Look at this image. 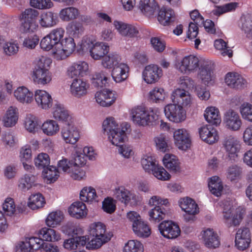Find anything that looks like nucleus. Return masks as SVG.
<instances>
[{
	"label": "nucleus",
	"instance_id": "1",
	"mask_svg": "<svg viewBox=\"0 0 252 252\" xmlns=\"http://www.w3.org/2000/svg\"><path fill=\"white\" fill-rule=\"evenodd\" d=\"M52 60L47 57L42 56L37 63L31 73L33 82L40 85H46L51 81L52 74L49 69Z\"/></svg>",
	"mask_w": 252,
	"mask_h": 252
},
{
	"label": "nucleus",
	"instance_id": "2",
	"mask_svg": "<svg viewBox=\"0 0 252 252\" xmlns=\"http://www.w3.org/2000/svg\"><path fill=\"white\" fill-rule=\"evenodd\" d=\"M83 51H89L91 57L95 60H99L109 51L107 43L96 41L90 37H83L80 44Z\"/></svg>",
	"mask_w": 252,
	"mask_h": 252
},
{
	"label": "nucleus",
	"instance_id": "3",
	"mask_svg": "<svg viewBox=\"0 0 252 252\" xmlns=\"http://www.w3.org/2000/svg\"><path fill=\"white\" fill-rule=\"evenodd\" d=\"M132 122L139 126L152 125L158 119V115L153 109H148L143 106H137L131 110Z\"/></svg>",
	"mask_w": 252,
	"mask_h": 252
},
{
	"label": "nucleus",
	"instance_id": "4",
	"mask_svg": "<svg viewBox=\"0 0 252 252\" xmlns=\"http://www.w3.org/2000/svg\"><path fill=\"white\" fill-rule=\"evenodd\" d=\"M222 209L223 219L229 226L239 225L242 221L244 211L240 208H236L230 201H223L220 203Z\"/></svg>",
	"mask_w": 252,
	"mask_h": 252
},
{
	"label": "nucleus",
	"instance_id": "5",
	"mask_svg": "<svg viewBox=\"0 0 252 252\" xmlns=\"http://www.w3.org/2000/svg\"><path fill=\"white\" fill-rule=\"evenodd\" d=\"M169 204L166 198H163L159 196L154 195L149 200L148 205L150 207L154 206L149 211V220L155 222H158L165 218V209L162 206H167Z\"/></svg>",
	"mask_w": 252,
	"mask_h": 252
},
{
	"label": "nucleus",
	"instance_id": "6",
	"mask_svg": "<svg viewBox=\"0 0 252 252\" xmlns=\"http://www.w3.org/2000/svg\"><path fill=\"white\" fill-rule=\"evenodd\" d=\"M64 31L62 28H57L52 30L48 34L42 38L40 42V46L44 51L52 50L64 36Z\"/></svg>",
	"mask_w": 252,
	"mask_h": 252
},
{
	"label": "nucleus",
	"instance_id": "7",
	"mask_svg": "<svg viewBox=\"0 0 252 252\" xmlns=\"http://www.w3.org/2000/svg\"><path fill=\"white\" fill-rule=\"evenodd\" d=\"M198 58L193 55L185 57L175 63L176 68L185 74H189L196 71L199 66Z\"/></svg>",
	"mask_w": 252,
	"mask_h": 252
},
{
	"label": "nucleus",
	"instance_id": "8",
	"mask_svg": "<svg viewBox=\"0 0 252 252\" xmlns=\"http://www.w3.org/2000/svg\"><path fill=\"white\" fill-rule=\"evenodd\" d=\"M222 144L229 159L235 160L241 148V142L238 138L232 135L227 136L224 138Z\"/></svg>",
	"mask_w": 252,
	"mask_h": 252
},
{
	"label": "nucleus",
	"instance_id": "9",
	"mask_svg": "<svg viewBox=\"0 0 252 252\" xmlns=\"http://www.w3.org/2000/svg\"><path fill=\"white\" fill-rule=\"evenodd\" d=\"M166 117L171 122L179 123L185 120L186 114L183 107L176 104H169L164 107Z\"/></svg>",
	"mask_w": 252,
	"mask_h": 252
},
{
	"label": "nucleus",
	"instance_id": "10",
	"mask_svg": "<svg viewBox=\"0 0 252 252\" xmlns=\"http://www.w3.org/2000/svg\"><path fill=\"white\" fill-rule=\"evenodd\" d=\"M160 234L169 239L177 238L181 233L180 228L176 222L172 220H164L158 225Z\"/></svg>",
	"mask_w": 252,
	"mask_h": 252
},
{
	"label": "nucleus",
	"instance_id": "11",
	"mask_svg": "<svg viewBox=\"0 0 252 252\" xmlns=\"http://www.w3.org/2000/svg\"><path fill=\"white\" fill-rule=\"evenodd\" d=\"M223 123L225 127L233 131L239 130L242 126V120L236 111L229 109L224 114Z\"/></svg>",
	"mask_w": 252,
	"mask_h": 252
},
{
	"label": "nucleus",
	"instance_id": "12",
	"mask_svg": "<svg viewBox=\"0 0 252 252\" xmlns=\"http://www.w3.org/2000/svg\"><path fill=\"white\" fill-rule=\"evenodd\" d=\"M90 88V84L81 78H74L70 85L69 92L75 98H81L86 96Z\"/></svg>",
	"mask_w": 252,
	"mask_h": 252
},
{
	"label": "nucleus",
	"instance_id": "13",
	"mask_svg": "<svg viewBox=\"0 0 252 252\" xmlns=\"http://www.w3.org/2000/svg\"><path fill=\"white\" fill-rule=\"evenodd\" d=\"M251 242V233L250 229L246 226L240 227L235 234L236 247L239 250L244 251L249 247Z\"/></svg>",
	"mask_w": 252,
	"mask_h": 252
},
{
	"label": "nucleus",
	"instance_id": "14",
	"mask_svg": "<svg viewBox=\"0 0 252 252\" xmlns=\"http://www.w3.org/2000/svg\"><path fill=\"white\" fill-rule=\"evenodd\" d=\"M197 76L205 85H212L215 80L213 64L211 62H205L201 64Z\"/></svg>",
	"mask_w": 252,
	"mask_h": 252
},
{
	"label": "nucleus",
	"instance_id": "15",
	"mask_svg": "<svg viewBox=\"0 0 252 252\" xmlns=\"http://www.w3.org/2000/svg\"><path fill=\"white\" fill-rule=\"evenodd\" d=\"M175 145L180 149L186 150L190 147L191 140L188 131L185 128L176 129L173 132Z\"/></svg>",
	"mask_w": 252,
	"mask_h": 252
},
{
	"label": "nucleus",
	"instance_id": "16",
	"mask_svg": "<svg viewBox=\"0 0 252 252\" xmlns=\"http://www.w3.org/2000/svg\"><path fill=\"white\" fill-rule=\"evenodd\" d=\"M162 75L161 69L158 65L152 64L147 65L142 73L144 80L150 84L158 82Z\"/></svg>",
	"mask_w": 252,
	"mask_h": 252
},
{
	"label": "nucleus",
	"instance_id": "17",
	"mask_svg": "<svg viewBox=\"0 0 252 252\" xmlns=\"http://www.w3.org/2000/svg\"><path fill=\"white\" fill-rule=\"evenodd\" d=\"M201 239L204 245L210 249H215L220 245V241L217 233L213 229H204L201 232Z\"/></svg>",
	"mask_w": 252,
	"mask_h": 252
},
{
	"label": "nucleus",
	"instance_id": "18",
	"mask_svg": "<svg viewBox=\"0 0 252 252\" xmlns=\"http://www.w3.org/2000/svg\"><path fill=\"white\" fill-rule=\"evenodd\" d=\"M62 137L66 143L75 144L79 139L80 134L73 123L63 126L61 131Z\"/></svg>",
	"mask_w": 252,
	"mask_h": 252
},
{
	"label": "nucleus",
	"instance_id": "19",
	"mask_svg": "<svg viewBox=\"0 0 252 252\" xmlns=\"http://www.w3.org/2000/svg\"><path fill=\"white\" fill-rule=\"evenodd\" d=\"M113 24L119 34L123 36L133 38L139 34L138 29L134 25L118 21H115Z\"/></svg>",
	"mask_w": 252,
	"mask_h": 252
},
{
	"label": "nucleus",
	"instance_id": "20",
	"mask_svg": "<svg viewBox=\"0 0 252 252\" xmlns=\"http://www.w3.org/2000/svg\"><path fill=\"white\" fill-rule=\"evenodd\" d=\"M200 138L206 143L212 144L219 139L217 130L210 125H204L198 129Z\"/></svg>",
	"mask_w": 252,
	"mask_h": 252
},
{
	"label": "nucleus",
	"instance_id": "21",
	"mask_svg": "<svg viewBox=\"0 0 252 252\" xmlns=\"http://www.w3.org/2000/svg\"><path fill=\"white\" fill-rule=\"evenodd\" d=\"M34 99L37 106L43 110L50 109L53 104V99L49 93L45 90H37L34 92Z\"/></svg>",
	"mask_w": 252,
	"mask_h": 252
},
{
	"label": "nucleus",
	"instance_id": "22",
	"mask_svg": "<svg viewBox=\"0 0 252 252\" xmlns=\"http://www.w3.org/2000/svg\"><path fill=\"white\" fill-rule=\"evenodd\" d=\"M53 116L55 119L64 123L65 125L73 123L71 115L62 104L57 103L54 105Z\"/></svg>",
	"mask_w": 252,
	"mask_h": 252
},
{
	"label": "nucleus",
	"instance_id": "23",
	"mask_svg": "<svg viewBox=\"0 0 252 252\" xmlns=\"http://www.w3.org/2000/svg\"><path fill=\"white\" fill-rule=\"evenodd\" d=\"M116 95L109 90H103L97 92L95 94L96 101L103 107H109L112 105L116 100Z\"/></svg>",
	"mask_w": 252,
	"mask_h": 252
},
{
	"label": "nucleus",
	"instance_id": "24",
	"mask_svg": "<svg viewBox=\"0 0 252 252\" xmlns=\"http://www.w3.org/2000/svg\"><path fill=\"white\" fill-rule=\"evenodd\" d=\"M225 82L228 86L235 89H241L247 86L246 79L236 72H228L225 77Z\"/></svg>",
	"mask_w": 252,
	"mask_h": 252
},
{
	"label": "nucleus",
	"instance_id": "25",
	"mask_svg": "<svg viewBox=\"0 0 252 252\" xmlns=\"http://www.w3.org/2000/svg\"><path fill=\"white\" fill-rule=\"evenodd\" d=\"M15 99L20 103L29 104L33 100V94L28 88L22 86L18 87L13 92Z\"/></svg>",
	"mask_w": 252,
	"mask_h": 252
},
{
	"label": "nucleus",
	"instance_id": "26",
	"mask_svg": "<svg viewBox=\"0 0 252 252\" xmlns=\"http://www.w3.org/2000/svg\"><path fill=\"white\" fill-rule=\"evenodd\" d=\"M89 69L88 64L83 61H78L72 63L68 68L67 74L71 78L79 76H83Z\"/></svg>",
	"mask_w": 252,
	"mask_h": 252
},
{
	"label": "nucleus",
	"instance_id": "27",
	"mask_svg": "<svg viewBox=\"0 0 252 252\" xmlns=\"http://www.w3.org/2000/svg\"><path fill=\"white\" fill-rule=\"evenodd\" d=\"M18 118V109L16 106H9L2 118L3 126L6 127L14 126L17 123Z\"/></svg>",
	"mask_w": 252,
	"mask_h": 252
},
{
	"label": "nucleus",
	"instance_id": "28",
	"mask_svg": "<svg viewBox=\"0 0 252 252\" xmlns=\"http://www.w3.org/2000/svg\"><path fill=\"white\" fill-rule=\"evenodd\" d=\"M113 195L116 199L125 204H128L131 200H133L134 202L137 200L136 195L123 186L116 188L113 190Z\"/></svg>",
	"mask_w": 252,
	"mask_h": 252
},
{
	"label": "nucleus",
	"instance_id": "29",
	"mask_svg": "<svg viewBox=\"0 0 252 252\" xmlns=\"http://www.w3.org/2000/svg\"><path fill=\"white\" fill-rule=\"evenodd\" d=\"M129 67L127 64L121 62L112 69L111 75L117 83L122 82L127 78Z\"/></svg>",
	"mask_w": 252,
	"mask_h": 252
},
{
	"label": "nucleus",
	"instance_id": "30",
	"mask_svg": "<svg viewBox=\"0 0 252 252\" xmlns=\"http://www.w3.org/2000/svg\"><path fill=\"white\" fill-rule=\"evenodd\" d=\"M179 205L182 210L193 216L199 212V208L195 202L191 198L186 197L181 198L179 201Z\"/></svg>",
	"mask_w": 252,
	"mask_h": 252
},
{
	"label": "nucleus",
	"instance_id": "31",
	"mask_svg": "<svg viewBox=\"0 0 252 252\" xmlns=\"http://www.w3.org/2000/svg\"><path fill=\"white\" fill-rule=\"evenodd\" d=\"M36 180V176L31 174H26L18 180V188L21 191L26 192L35 186Z\"/></svg>",
	"mask_w": 252,
	"mask_h": 252
},
{
	"label": "nucleus",
	"instance_id": "32",
	"mask_svg": "<svg viewBox=\"0 0 252 252\" xmlns=\"http://www.w3.org/2000/svg\"><path fill=\"white\" fill-rule=\"evenodd\" d=\"M204 116L206 121L212 125L218 126L221 122V117L218 108L209 106L206 108Z\"/></svg>",
	"mask_w": 252,
	"mask_h": 252
},
{
	"label": "nucleus",
	"instance_id": "33",
	"mask_svg": "<svg viewBox=\"0 0 252 252\" xmlns=\"http://www.w3.org/2000/svg\"><path fill=\"white\" fill-rule=\"evenodd\" d=\"M138 6L142 13L149 17L154 15L158 8L155 0H140Z\"/></svg>",
	"mask_w": 252,
	"mask_h": 252
},
{
	"label": "nucleus",
	"instance_id": "34",
	"mask_svg": "<svg viewBox=\"0 0 252 252\" xmlns=\"http://www.w3.org/2000/svg\"><path fill=\"white\" fill-rule=\"evenodd\" d=\"M89 232L90 235L93 237H107L109 238V240H110L112 236L111 233L106 232L105 225L100 222H94L90 224Z\"/></svg>",
	"mask_w": 252,
	"mask_h": 252
},
{
	"label": "nucleus",
	"instance_id": "35",
	"mask_svg": "<svg viewBox=\"0 0 252 252\" xmlns=\"http://www.w3.org/2000/svg\"><path fill=\"white\" fill-rule=\"evenodd\" d=\"M39 18V23L43 28H50L57 24L56 14L51 11L42 12Z\"/></svg>",
	"mask_w": 252,
	"mask_h": 252
},
{
	"label": "nucleus",
	"instance_id": "36",
	"mask_svg": "<svg viewBox=\"0 0 252 252\" xmlns=\"http://www.w3.org/2000/svg\"><path fill=\"white\" fill-rule=\"evenodd\" d=\"M68 213L73 217L82 218L87 213L86 205L82 202H75L69 207Z\"/></svg>",
	"mask_w": 252,
	"mask_h": 252
},
{
	"label": "nucleus",
	"instance_id": "37",
	"mask_svg": "<svg viewBox=\"0 0 252 252\" xmlns=\"http://www.w3.org/2000/svg\"><path fill=\"white\" fill-rule=\"evenodd\" d=\"M242 168L237 164H233L227 168L226 176L230 182L236 183L242 179Z\"/></svg>",
	"mask_w": 252,
	"mask_h": 252
},
{
	"label": "nucleus",
	"instance_id": "38",
	"mask_svg": "<svg viewBox=\"0 0 252 252\" xmlns=\"http://www.w3.org/2000/svg\"><path fill=\"white\" fill-rule=\"evenodd\" d=\"M79 14L78 9L73 6L63 8L59 13L60 18L64 22H69L75 20L77 18Z\"/></svg>",
	"mask_w": 252,
	"mask_h": 252
},
{
	"label": "nucleus",
	"instance_id": "39",
	"mask_svg": "<svg viewBox=\"0 0 252 252\" xmlns=\"http://www.w3.org/2000/svg\"><path fill=\"white\" fill-rule=\"evenodd\" d=\"M121 61V56L117 53H112L107 54L102 58L101 64L105 68L111 69L118 65Z\"/></svg>",
	"mask_w": 252,
	"mask_h": 252
},
{
	"label": "nucleus",
	"instance_id": "40",
	"mask_svg": "<svg viewBox=\"0 0 252 252\" xmlns=\"http://www.w3.org/2000/svg\"><path fill=\"white\" fill-rule=\"evenodd\" d=\"M41 129L45 134L52 136L56 135L59 132L60 126L56 121L47 120L42 125Z\"/></svg>",
	"mask_w": 252,
	"mask_h": 252
},
{
	"label": "nucleus",
	"instance_id": "41",
	"mask_svg": "<svg viewBox=\"0 0 252 252\" xmlns=\"http://www.w3.org/2000/svg\"><path fill=\"white\" fill-rule=\"evenodd\" d=\"M38 234L43 241H57L61 239L59 233L52 228L47 227L41 228L38 231Z\"/></svg>",
	"mask_w": 252,
	"mask_h": 252
},
{
	"label": "nucleus",
	"instance_id": "42",
	"mask_svg": "<svg viewBox=\"0 0 252 252\" xmlns=\"http://www.w3.org/2000/svg\"><path fill=\"white\" fill-rule=\"evenodd\" d=\"M132 230L136 235L142 238L148 237L151 233L149 226L143 220L138 222L137 223H134V226H132Z\"/></svg>",
	"mask_w": 252,
	"mask_h": 252
},
{
	"label": "nucleus",
	"instance_id": "43",
	"mask_svg": "<svg viewBox=\"0 0 252 252\" xmlns=\"http://www.w3.org/2000/svg\"><path fill=\"white\" fill-rule=\"evenodd\" d=\"M86 236H76L66 239L64 241L63 247L67 250H74L86 243Z\"/></svg>",
	"mask_w": 252,
	"mask_h": 252
},
{
	"label": "nucleus",
	"instance_id": "44",
	"mask_svg": "<svg viewBox=\"0 0 252 252\" xmlns=\"http://www.w3.org/2000/svg\"><path fill=\"white\" fill-rule=\"evenodd\" d=\"M110 77L108 73L101 71L95 73L93 77L92 84L96 87H106L109 83Z\"/></svg>",
	"mask_w": 252,
	"mask_h": 252
},
{
	"label": "nucleus",
	"instance_id": "45",
	"mask_svg": "<svg viewBox=\"0 0 252 252\" xmlns=\"http://www.w3.org/2000/svg\"><path fill=\"white\" fill-rule=\"evenodd\" d=\"M174 19V12L170 8H161L158 16V21L162 25L166 26Z\"/></svg>",
	"mask_w": 252,
	"mask_h": 252
},
{
	"label": "nucleus",
	"instance_id": "46",
	"mask_svg": "<svg viewBox=\"0 0 252 252\" xmlns=\"http://www.w3.org/2000/svg\"><path fill=\"white\" fill-rule=\"evenodd\" d=\"M162 161L164 166L170 171L174 172L179 171V163L174 155L166 154L164 155Z\"/></svg>",
	"mask_w": 252,
	"mask_h": 252
},
{
	"label": "nucleus",
	"instance_id": "47",
	"mask_svg": "<svg viewBox=\"0 0 252 252\" xmlns=\"http://www.w3.org/2000/svg\"><path fill=\"white\" fill-rule=\"evenodd\" d=\"M208 186L212 194L218 197L221 195L223 186L221 180L219 177H211L208 183Z\"/></svg>",
	"mask_w": 252,
	"mask_h": 252
},
{
	"label": "nucleus",
	"instance_id": "48",
	"mask_svg": "<svg viewBox=\"0 0 252 252\" xmlns=\"http://www.w3.org/2000/svg\"><path fill=\"white\" fill-rule=\"evenodd\" d=\"M80 198L83 202L96 201L97 196L95 189L91 187L83 188L80 191Z\"/></svg>",
	"mask_w": 252,
	"mask_h": 252
},
{
	"label": "nucleus",
	"instance_id": "49",
	"mask_svg": "<svg viewBox=\"0 0 252 252\" xmlns=\"http://www.w3.org/2000/svg\"><path fill=\"white\" fill-rule=\"evenodd\" d=\"M63 219V214L61 211L50 213L46 219V224L50 227H55L60 224Z\"/></svg>",
	"mask_w": 252,
	"mask_h": 252
},
{
	"label": "nucleus",
	"instance_id": "50",
	"mask_svg": "<svg viewBox=\"0 0 252 252\" xmlns=\"http://www.w3.org/2000/svg\"><path fill=\"white\" fill-rule=\"evenodd\" d=\"M45 203L44 198L41 194L36 193L30 196L28 205L32 210H36L42 208Z\"/></svg>",
	"mask_w": 252,
	"mask_h": 252
},
{
	"label": "nucleus",
	"instance_id": "51",
	"mask_svg": "<svg viewBox=\"0 0 252 252\" xmlns=\"http://www.w3.org/2000/svg\"><path fill=\"white\" fill-rule=\"evenodd\" d=\"M108 137L113 145L119 146L125 141L126 134L124 130L119 128L113 133L108 134Z\"/></svg>",
	"mask_w": 252,
	"mask_h": 252
},
{
	"label": "nucleus",
	"instance_id": "52",
	"mask_svg": "<svg viewBox=\"0 0 252 252\" xmlns=\"http://www.w3.org/2000/svg\"><path fill=\"white\" fill-rule=\"evenodd\" d=\"M42 175L48 183H51L58 179L59 177V172L56 167L50 166L43 170Z\"/></svg>",
	"mask_w": 252,
	"mask_h": 252
},
{
	"label": "nucleus",
	"instance_id": "53",
	"mask_svg": "<svg viewBox=\"0 0 252 252\" xmlns=\"http://www.w3.org/2000/svg\"><path fill=\"white\" fill-rule=\"evenodd\" d=\"M67 32L74 37H78L84 32L83 25L77 21L70 23L66 28Z\"/></svg>",
	"mask_w": 252,
	"mask_h": 252
},
{
	"label": "nucleus",
	"instance_id": "54",
	"mask_svg": "<svg viewBox=\"0 0 252 252\" xmlns=\"http://www.w3.org/2000/svg\"><path fill=\"white\" fill-rule=\"evenodd\" d=\"M214 46L217 50L220 51L222 56H228L229 58L232 57V51L227 46V43L223 39H216L214 42Z\"/></svg>",
	"mask_w": 252,
	"mask_h": 252
},
{
	"label": "nucleus",
	"instance_id": "55",
	"mask_svg": "<svg viewBox=\"0 0 252 252\" xmlns=\"http://www.w3.org/2000/svg\"><path fill=\"white\" fill-rule=\"evenodd\" d=\"M238 3L235 2H231L226 3L221 6L216 7L213 10L212 13L217 16H220L224 13L231 12L235 10Z\"/></svg>",
	"mask_w": 252,
	"mask_h": 252
},
{
	"label": "nucleus",
	"instance_id": "56",
	"mask_svg": "<svg viewBox=\"0 0 252 252\" xmlns=\"http://www.w3.org/2000/svg\"><path fill=\"white\" fill-rule=\"evenodd\" d=\"M165 96V92L161 87H156L149 93V99L155 102H159L164 100Z\"/></svg>",
	"mask_w": 252,
	"mask_h": 252
},
{
	"label": "nucleus",
	"instance_id": "57",
	"mask_svg": "<svg viewBox=\"0 0 252 252\" xmlns=\"http://www.w3.org/2000/svg\"><path fill=\"white\" fill-rule=\"evenodd\" d=\"M242 29L251 41L252 50V17L250 15H247L243 18Z\"/></svg>",
	"mask_w": 252,
	"mask_h": 252
},
{
	"label": "nucleus",
	"instance_id": "58",
	"mask_svg": "<svg viewBox=\"0 0 252 252\" xmlns=\"http://www.w3.org/2000/svg\"><path fill=\"white\" fill-rule=\"evenodd\" d=\"M123 252H143V246L137 240H129L125 244Z\"/></svg>",
	"mask_w": 252,
	"mask_h": 252
},
{
	"label": "nucleus",
	"instance_id": "59",
	"mask_svg": "<svg viewBox=\"0 0 252 252\" xmlns=\"http://www.w3.org/2000/svg\"><path fill=\"white\" fill-rule=\"evenodd\" d=\"M141 162L143 169L148 173H151L158 164L154 157L149 156H144Z\"/></svg>",
	"mask_w": 252,
	"mask_h": 252
},
{
	"label": "nucleus",
	"instance_id": "60",
	"mask_svg": "<svg viewBox=\"0 0 252 252\" xmlns=\"http://www.w3.org/2000/svg\"><path fill=\"white\" fill-rule=\"evenodd\" d=\"M102 127L104 133H106L107 136H108V134L113 133V132L115 131V130L119 128L118 125L113 117L107 118L103 121Z\"/></svg>",
	"mask_w": 252,
	"mask_h": 252
},
{
	"label": "nucleus",
	"instance_id": "61",
	"mask_svg": "<svg viewBox=\"0 0 252 252\" xmlns=\"http://www.w3.org/2000/svg\"><path fill=\"white\" fill-rule=\"evenodd\" d=\"M110 240L107 237L101 238L100 237H93L87 243H86V248L88 250H94L97 249L101 247L102 245L107 242Z\"/></svg>",
	"mask_w": 252,
	"mask_h": 252
},
{
	"label": "nucleus",
	"instance_id": "62",
	"mask_svg": "<svg viewBox=\"0 0 252 252\" xmlns=\"http://www.w3.org/2000/svg\"><path fill=\"white\" fill-rule=\"evenodd\" d=\"M39 15V12L33 8L26 9L19 16L21 21L36 22Z\"/></svg>",
	"mask_w": 252,
	"mask_h": 252
},
{
	"label": "nucleus",
	"instance_id": "63",
	"mask_svg": "<svg viewBox=\"0 0 252 252\" xmlns=\"http://www.w3.org/2000/svg\"><path fill=\"white\" fill-rule=\"evenodd\" d=\"M50 159L48 154L45 153L39 154L34 158V164L39 169H46L50 164Z\"/></svg>",
	"mask_w": 252,
	"mask_h": 252
},
{
	"label": "nucleus",
	"instance_id": "64",
	"mask_svg": "<svg viewBox=\"0 0 252 252\" xmlns=\"http://www.w3.org/2000/svg\"><path fill=\"white\" fill-rule=\"evenodd\" d=\"M52 53L54 58L57 60H64L69 56L61 44V41L54 46Z\"/></svg>",
	"mask_w": 252,
	"mask_h": 252
}]
</instances>
